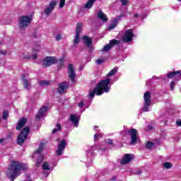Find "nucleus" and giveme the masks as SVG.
<instances>
[{
    "instance_id": "1",
    "label": "nucleus",
    "mask_w": 181,
    "mask_h": 181,
    "mask_svg": "<svg viewBox=\"0 0 181 181\" xmlns=\"http://www.w3.org/2000/svg\"><path fill=\"white\" fill-rule=\"evenodd\" d=\"M28 169V165L18 161H12L11 165L6 171V175L8 179L11 181L15 180L16 177L19 175V172L21 170H26Z\"/></svg>"
},
{
    "instance_id": "2",
    "label": "nucleus",
    "mask_w": 181,
    "mask_h": 181,
    "mask_svg": "<svg viewBox=\"0 0 181 181\" xmlns=\"http://www.w3.org/2000/svg\"><path fill=\"white\" fill-rule=\"evenodd\" d=\"M110 83H111V79L107 78L100 81L97 86L89 92V97L93 98L94 95H102L104 93H108L110 90H111V86H110Z\"/></svg>"
},
{
    "instance_id": "3",
    "label": "nucleus",
    "mask_w": 181,
    "mask_h": 181,
    "mask_svg": "<svg viewBox=\"0 0 181 181\" xmlns=\"http://www.w3.org/2000/svg\"><path fill=\"white\" fill-rule=\"evenodd\" d=\"M32 22V17L28 16H23L18 18V26L20 29H26Z\"/></svg>"
},
{
    "instance_id": "4",
    "label": "nucleus",
    "mask_w": 181,
    "mask_h": 181,
    "mask_svg": "<svg viewBox=\"0 0 181 181\" xmlns=\"http://www.w3.org/2000/svg\"><path fill=\"white\" fill-rule=\"evenodd\" d=\"M30 133V128L29 127H25L24 129H23L17 138L18 145H22V144H23V142L28 139V135H29Z\"/></svg>"
},
{
    "instance_id": "5",
    "label": "nucleus",
    "mask_w": 181,
    "mask_h": 181,
    "mask_svg": "<svg viewBox=\"0 0 181 181\" xmlns=\"http://www.w3.org/2000/svg\"><path fill=\"white\" fill-rule=\"evenodd\" d=\"M144 103L143 107H141V112H148L149 111V107L152 104L151 101V93L146 91L144 95Z\"/></svg>"
},
{
    "instance_id": "6",
    "label": "nucleus",
    "mask_w": 181,
    "mask_h": 181,
    "mask_svg": "<svg viewBox=\"0 0 181 181\" xmlns=\"http://www.w3.org/2000/svg\"><path fill=\"white\" fill-rule=\"evenodd\" d=\"M43 152V145L41 144L38 150L35 151L33 156V158H37V160L35 161L36 166H40L42 164V162H43V155L40 154Z\"/></svg>"
},
{
    "instance_id": "7",
    "label": "nucleus",
    "mask_w": 181,
    "mask_h": 181,
    "mask_svg": "<svg viewBox=\"0 0 181 181\" xmlns=\"http://www.w3.org/2000/svg\"><path fill=\"white\" fill-rule=\"evenodd\" d=\"M133 39H134V31L132 30V29L127 30L124 35L122 37V40L124 43H129V42H132Z\"/></svg>"
},
{
    "instance_id": "8",
    "label": "nucleus",
    "mask_w": 181,
    "mask_h": 181,
    "mask_svg": "<svg viewBox=\"0 0 181 181\" xmlns=\"http://www.w3.org/2000/svg\"><path fill=\"white\" fill-rule=\"evenodd\" d=\"M82 30L83 24L78 23L76 25L75 38L74 39V45H78V43H80V33H81Z\"/></svg>"
},
{
    "instance_id": "9",
    "label": "nucleus",
    "mask_w": 181,
    "mask_h": 181,
    "mask_svg": "<svg viewBox=\"0 0 181 181\" xmlns=\"http://www.w3.org/2000/svg\"><path fill=\"white\" fill-rule=\"evenodd\" d=\"M57 63V58L54 57H47L43 60L42 66L43 67H49L52 64H56Z\"/></svg>"
},
{
    "instance_id": "10",
    "label": "nucleus",
    "mask_w": 181,
    "mask_h": 181,
    "mask_svg": "<svg viewBox=\"0 0 181 181\" xmlns=\"http://www.w3.org/2000/svg\"><path fill=\"white\" fill-rule=\"evenodd\" d=\"M57 5V1H51L49 5L45 8L44 10V13L47 16H49L53 11H54V8H56V6Z\"/></svg>"
},
{
    "instance_id": "11",
    "label": "nucleus",
    "mask_w": 181,
    "mask_h": 181,
    "mask_svg": "<svg viewBox=\"0 0 181 181\" xmlns=\"http://www.w3.org/2000/svg\"><path fill=\"white\" fill-rule=\"evenodd\" d=\"M42 166L43 175L44 176H45V177H47V176L50 175V172L53 170V168L52 167V165H50V163H49V162H44Z\"/></svg>"
},
{
    "instance_id": "12",
    "label": "nucleus",
    "mask_w": 181,
    "mask_h": 181,
    "mask_svg": "<svg viewBox=\"0 0 181 181\" xmlns=\"http://www.w3.org/2000/svg\"><path fill=\"white\" fill-rule=\"evenodd\" d=\"M68 76L71 81L72 83H74V80L76 78V69L73 64H69L68 66Z\"/></svg>"
},
{
    "instance_id": "13",
    "label": "nucleus",
    "mask_w": 181,
    "mask_h": 181,
    "mask_svg": "<svg viewBox=\"0 0 181 181\" xmlns=\"http://www.w3.org/2000/svg\"><path fill=\"white\" fill-rule=\"evenodd\" d=\"M128 134L131 136V144L134 145L138 141V130L136 129H129Z\"/></svg>"
},
{
    "instance_id": "14",
    "label": "nucleus",
    "mask_w": 181,
    "mask_h": 181,
    "mask_svg": "<svg viewBox=\"0 0 181 181\" xmlns=\"http://www.w3.org/2000/svg\"><path fill=\"white\" fill-rule=\"evenodd\" d=\"M115 45H119V41L117 40H112L110 41V43L106 45L103 49H102V52H108L111 50L112 47H114Z\"/></svg>"
},
{
    "instance_id": "15",
    "label": "nucleus",
    "mask_w": 181,
    "mask_h": 181,
    "mask_svg": "<svg viewBox=\"0 0 181 181\" xmlns=\"http://www.w3.org/2000/svg\"><path fill=\"white\" fill-rule=\"evenodd\" d=\"M67 88H69V83H67V82H62L59 84V87L57 88L58 93H59V94H64Z\"/></svg>"
},
{
    "instance_id": "16",
    "label": "nucleus",
    "mask_w": 181,
    "mask_h": 181,
    "mask_svg": "<svg viewBox=\"0 0 181 181\" xmlns=\"http://www.w3.org/2000/svg\"><path fill=\"white\" fill-rule=\"evenodd\" d=\"M66 140H62L58 144V149L57 150V155L60 156L63 153V151H64V148H66Z\"/></svg>"
},
{
    "instance_id": "17",
    "label": "nucleus",
    "mask_w": 181,
    "mask_h": 181,
    "mask_svg": "<svg viewBox=\"0 0 181 181\" xmlns=\"http://www.w3.org/2000/svg\"><path fill=\"white\" fill-rule=\"evenodd\" d=\"M134 159V155L132 154H126L123 156L122 159L121 160L120 163L122 165H127L131 162Z\"/></svg>"
},
{
    "instance_id": "18",
    "label": "nucleus",
    "mask_w": 181,
    "mask_h": 181,
    "mask_svg": "<svg viewBox=\"0 0 181 181\" xmlns=\"http://www.w3.org/2000/svg\"><path fill=\"white\" fill-rule=\"evenodd\" d=\"M47 111V106H43L42 107L40 108L39 110L37 115L35 117L36 121H39L40 118H43V115L46 114V112Z\"/></svg>"
},
{
    "instance_id": "19",
    "label": "nucleus",
    "mask_w": 181,
    "mask_h": 181,
    "mask_svg": "<svg viewBox=\"0 0 181 181\" xmlns=\"http://www.w3.org/2000/svg\"><path fill=\"white\" fill-rule=\"evenodd\" d=\"M98 19H100L102 22H107V21H108L107 15L103 12V10H100L98 12Z\"/></svg>"
},
{
    "instance_id": "20",
    "label": "nucleus",
    "mask_w": 181,
    "mask_h": 181,
    "mask_svg": "<svg viewBox=\"0 0 181 181\" xmlns=\"http://www.w3.org/2000/svg\"><path fill=\"white\" fill-rule=\"evenodd\" d=\"M22 83L24 86V88L25 90H30V83H29V81H28V79H26V76L25 75L22 76Z\"/></svg>"
},
{
    "instance_id": "21",
    "label": "nucleus",
    "mask_w": 181,
    "mask_h": 181,
    "mask_svg": "<svg viewBox=\"0 0 181 181\" xmlns=\"http://www.w3.org/2000/svg\"><path fill=\"white\" fill-rule=\"evenodd\" d=\"M26 122L27 121L25 118H22L21 120H19L17 127H16V130L21 131V129H22V128L26 125Z\"/></svg>"
},
{
    "instance_id": "22",
    "label": "nucleus",
    "mask_w": 181,
    "mask_h": 181,
    "mask_svg": "<svg viewBox=\"0 0 181 181\" xmlns=\"http://www.w3.org/2000/svg\"><path fill=\"white\" fill-rule=\"evenodd\" d=\"M83 43L90 47L91 45H93V39L89 37L88 36H83Z\"/></svg>"
},
{
    "instance_id": "23",
    "label": "nucleus",
    "mask_w": 181,
    "mask_h": 181,
    "mask_svg": "<svg viewBox=\"0 0 181 181\" xmlns=\"http://www.w3.org/2000/svg\"><path fill=\"white\" fill-rule=\"evenodd\" d=\"M69 121L74 124V127H78V120L77 119V117L74 115H71Z\"/></svg>"
},
{
    "instance_id": "24",
    "label": "nucleus",
    "mask_w": 181,
    "mask_h": 181,
    "mask_svg": "<svg viewBox=\"0 0 181 181\" xmlns=\"http://www.w3.org/2000/svg\"><path fill=\"white\" fill-rule=\"evenodd\" d=\"M96 0H88V1L86 4L85 8L86 9H91L93 8V5H94V2H95Z\"/></svg>"
},
{
    "instance_id": "25",
    "label": "nucleus",
    "mask_w": 181,
    "mask_h": 181,
    "mask_svg": "<svg viewBox=\"0 0 181 181\" xmlns=\"http://www.w3.org/2000/svg\"><path fill=\"white\" fill-rule=\"evenodd\" d=\"M112 22V23L110 24V27L108 28L109 30H112V29L116 28L117 25H118V21L117 18H114Z\"/></svg>"
},
{
    "instance_id": "26",
    "label": "nucleus",
    "mask_w": 181,
    "mask_h": 181,
    "mask_svg": "<svg viewBox=\"0 0 181 181\" xmlns=\"http://www.w3.org/2000/svg\"><path fill=\"white\" fill-rule=\"evenodd\" d=\"M167 77L168 78H173V77H175V80L177 81V71L174 72H169L167 74Z\"/></svg>"
},
{
    "instance_id": "27",
    "label": "nucleus",
    "mask_w": 181,
    "mask_h": 181,
    "mask_svg": "<svg viewBox=\"0 0 181 181\" xmlns=\"http://www.w3.org/2000/svg\"><path fill=\"white\" fill-rule=\"evenodd\" d=\"M60 131H62V124H57L56 127L52 130V134H57V132H60Z\"/></svg>"
},
{
    "instance_id": "28",
    "label": "nucleus",
    "mask_w": 181,
    "mask_h": 181,
    "mask_svg": "<svg viewBox=\"0 0 181 181\" xmlns=\"http://www.w3.org/2000/svg\"><path fill=\"white\" fill-rule=\"evenodd\" d=\"M118 71V67H115L113 69H112L107 74V77H111L115 74V73H117Z\"/></svg>"
},
{
    "instance_id": "29",
    "label": "nucleus",
    "mask_w": 181,
    "mask_h": 181,
    "mask_svg": "<svg viewBox=\"0 0 181 181\" xmlns=\"http://www.w3.org/2000/svg\"><path fill=\"white\" fill-rule=\"evenodd\" d=\"M38 84L40 86H49V84H50V82L49 81H41L38 82Z\"/></svg>"
},
{
    "instance_id": "30",
    "label": "nucleus",
    "mask_w": 181,
    "mask_h": 181,
    "mask_svg": "<svg viewBox=\"0 0 181 181\" xmlns=\"http://www.w3.org/2000/svg\"><path fill=\"white\" fill-rule=\"evenodd\" d=\"M8 117H9V112L7 110H4L3 112V119H7Z\"/></svg>"
},
{
    "instance_id": "31",
    "label": "nucleus",
    "mask_w": 181,
    "mask_h": 181,
    "mask_svg": "<svg viewBox=\"0 0 181 181\" xmlns=\"http://www.w3.org/2000/svg\"><path fill=\"white\" fill-rule=\"evenodd\" d=\"M163 167L165 169H170V168H172V163L166 162L163 164Z\"/></svg>"
},
{
    "instance_id": "32",
    "label": "nucleus",
    "mask_w": 181,
    "mask_h": 181,
    "mask_svg": "<svg viewBox=\"0 0 181 181\" xmlns=\"http://www.w3.org/2000/svg\"><path fill=\"white\" fill-rule=\"evenodd\" d=\"M146 146L148 149H151V148H152L153 146H154L153 143L151 142V141H148L146 144Z\"/></svg>"
},
{
    "instance_id": "33",
    "label": "nucleus",
    "mask_w": 181,
    "mask_h": 181,
    "mask_svg": "<svg viewBox=\"0 0 181 181\" xmlns=\"http://www.w3.org/2000/svg\"><path fill=\"white\" fill-rule=\"evenodd\" d=\"M101 138H103V135H102L101 134H100V133L95 134L94 135V139H95V141H96V139H101Z\"/></svg>"
},
{
    "instance_id": "34",
    "label": "nucleus",
    "mask_w": 181,
    "mask_h": 181,
    "mask_svg": "<svg viewBox=\"0 0 181 181\" xmlns=\"http://www.w3.org/2000/svg\"><path fill=\"white\" fill-rule=\"evenodd\" d=\"M65 4H66V0H60L59 8H64Z\"/></svg>"
},
{
    "instance_id": "35",
    "label": "nucleus",
    "mask_w": 181,
    "mask_h": 181,
    "mask_svg": "<svg viewBox=\"0 0 181 181\" xmlns=\"http://www.w3.org/2000/svg\"><path fill=\"white\" fill-rule=\"evenodd\" d=\"M96 64H98V66H100V64H103V63L104 62V59H96Z\"/></svg>"
},
{
    "instance_id": "36",
    "label": "nucleus",
    "mask_w": 181,
    "mask_h": 181,
    "mask_svg": "<svg viewBox=\"0 0 181 181\" xmlns=\"http://www.w3.org/2000/svg\"><path fill=\"white\" fill-rule=\"evenodd\" d=\"M120 2H122V5L124 6L128 5V0H120Z\"/></svg>"
},
{
    "instance_id": "37",
    "label": "nucleus",
    "mask_w": 181,
    "mask_h": 181,
    "mask_svg": "<svg viewBox=\"0 0 181 181\" xmlns=\"http://www.w3.org/2000/svg\"><path fill=\"white\" fill-rule=\"evenodd\" d=\"M177 81L181 80V71H177Z\"/></svg>"
},
{
    "instance_id": "38",
    "label": "nucleus",
    "mask_w": 181,
    "mask_h": 181,
    "mask_svg": "<svg viewBox=\"0 0 181 181\" xmlns=\"http://www.w3.org/2000/svg\"><path fill=\"white\" fill-rule=\"evenodd\" d=\"M30 54H29V53H26V54H24L23 55V58L24 59H30Z\"/></svg>"
},
{
    "instance_id": "39",
    "label": "nucleus",
    "mask_w": 181,
    "mask_h": 181,
    "mask_svg": "<svg viewBox=\"0 0 181 181\" xmlns=\"http://www.w3.org/2000/svg\"><path fill=\"white\" fill-rule=\"evenodd\" d=\"M106 144H108V145H112V139H107L106 140Z\"/></svg>"
},
{
    "instance_id": "40",
    "label": "nucleus",
    "mask_w": 181,
    "mask_h": 181,
    "mask_svg": "<svg viewBox=\"0 0 181 181\" xmlns=\"http://www.w3.org/2000/svg\"><path fill=\"white\" fill-rule=\"evenodd\" d=\"M170 87L171 90H174V88H175V82L174 81L170 83Z\"/></svg>"
},
{
    "instance_id": "41",
    "label": "nucleus",
    "mask_w": 181,
    "mask_h": 181,
    "mask_svg": "<svg viewBox=\"0 0 181 181\" xmlns=\"http://www.w3.org/2000/svg\"><path fill=\"white\" fill-rule=\"evenodd\" d=\"M56 40H62V35L59 34L55 37Z\"/></svg>"
},
{
    "instance_id": "42",
    "label": "nucleus",
    "mask_w": 181,
    "mask_h": 181,
    "mask_svg": "<svg viewBox=\"0 0 181 181\" xmlns=\"http://www.w3.org/2000/svg\"><path fill=\"white\" fill-rule=\"evenodd\" d=\"M78 107H80V108H81V107H83V106H84V103H83V102H81V103H78Z\"/></svg>"
},
{
    "instance_id": "43",
    "label": "nucleus",
    "mask_w": 181,
    "mask_h": 181,
    "mask_svg": "<svg viewBox=\"0 0 181 181\" xmlns=\"http://www.w3.org/2000/svg\"><path fill=\"white\" fill-rule=\"evenodd\" d=\"M176 124H177V125H178V127H181V119L180 120H177L176 122Z\"/></svg>"
},
{
    "instance_id": "44",
    "label": "nucleus",
    "mask_w": 181,
    "mask_h": 181,
    "mask_svg": "<svg viewBox=\"0 0 181 181\" xmlns=\"http://www.w3.org/2000/svg\"><path fill=\"white\" fill-rule=\"evenodd\" d=\"M0 54H6V51H5V50H0Z\"/></svg>"
},
{
    "instance_id": "45",
    "label": "nucleus",
    "mask_w": 181,
    "mask_h": 181,
    "mask_svg": "<svg viewBox=\"0 0 181 181\" xmlns=\"http://www.w3.org/2000/svg\"><path fill=\"white\" fill-rule=\"evenodd\" d=\"M33 59L34 60L36 59H37V55L33 54Z\"/></svg>"
},
{
    "instance_id": "46",
    "label": "nucleus",
    "mask_w": 181,
    "mask_h": 181,
    "mask_svg": "<svg viewBox=\"0 0 181 181\" xmlns=\"http://www.w3.org/2000/svg\"><path fill=\"white\" fill-rule=\"evenodd\" d=\"M122 16H124V15H120L117 16V19H121L122 18Z\"/></svg>"
},
{
    "instance_id": "47",
    "label": "nucleus",
    "mask_w": 181,
    "mask_h": 181,
    "mask_svg": "<svg viewBox=\"0 0 181 181\" xmlns=\"http://www.w3.org/2000/svg\"><path fill=\"white\" fill-rule=\"evenodd\" d=\"M134 18H139V15L135 14V15L134 16Z\"/></svg>"
},
{
    "instance_id": "48",
    "label": "nucleus",
    "mask_w": 181,
    "mask_h": 181,
    "mask_svg": "<svg viewBox=\"0 0 181 181\" xmlns=\"http://www.w3.org/2000/svg\"><path fill=\"white\" fill-rule=\"evenodd\" d=\"M4 139H0V144H2L4 142Z\"/></svg>"
},
{
    "instance_id": "49",
    "label": "nucleus",
    "mask_w": 181,
    "mask_h": 181,
    "mask_svg": "<svg viewBox=\"0 0 181 181\" xmlns=\"http://www.w3.org/2000/svg\"><path fill=\"white\" fill-rule=\"evenodd\" d=\"M112 180H117V177H113L112 178Z\"/></svg>"
},
{
    "instance_id": "50",
    "label": "nucleus",
    "mask_w": 181,
    "mask_h": 181,
    "mask_svg": "<svg viewBox=\"0 0 181 181\" xmlns=\"http://www.w3.org/2000/svg\"><path fill=\"white\" fill-rule=\"evenodd\" d=\"M61 62V66H63V59H60Z\"/></svg>"
},
{
    "instance_id": "51",
    "label": "nucleus",
    "mask_w": 181,
    "mask_h": 181,
    "mask_svg": "<svg viewBox=\"0 0 181 181\" xmlns=\"http://www.w3.org/2000/svg\"><path fill=\"white\" fill-rule=\"evenodd\" d=\"M141 170L137 171V175H141Z\"/></svg>"
},
{
    "instance_id": "52",
    "label": "nucleus",
    "mask_w": 181,
    "mask_h": 181,
    "mask_svg": "<svg viewBox=\"0 0 181 181\" xmlns=\"http://www.w3.org/2000/svg\"><path fill=\"white\" fill-rule=\"evenodd\" d=\"M94 128H98V126H95Z\"/></svg>"
},
{
    "instance_id": "53",
    "label": "nucleus",
    "mask_w": 181,
    "mask_h": 181,
    "mask_svg": "<svg viewBox=\"0 0 181 181\" xmlns=\"http://www.w3.org/2000/svg\"><path fill=\"white\" fill-rule=\"evenodd\" d=\"M1 43H2V42H1V41H0V45H1Z\"/></svg>"
},
{
    "instance_id": "54",
    "label": "nucleus",
    "mask_w": 181,
    "mask_h": 181,
    "mask_svg": "<svg viewBox=\"0 0 181 181\" xmlns=\"http://www.w3.org/2000/svg\"><path fill=\"white\" fill-rule=\"evenodd\" d=\"M1 121V117H0V122Z\"/></svg>"
},
{
    "instance_id": "55",
    "label": "nucleus",
    "mask_w": 181,
    "mask_h": 181,
    "mask_svg": "<svg viewBox=\"0 0 181 181\" xmlns=\"http://www.w3.org/2000/svg\"><path fill=\"white\" fill-rule=\"evenodd\" d=\"M178 1H181V0H178Z\"/></svg>"
}]
</instances>
